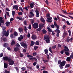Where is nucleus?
Returning <instances> with one entry per match:
<instances>
[{
  "label": "nucleus",
  "mask_w": 73,
  "mask_h": 73,
  "mask_svg": "<svg viewBox=\"0 0 73 73\" xmlns=\"http://www.w3.org/2000/svg\"><path fill=\"white\" fill-rule=\"evenodd\" d=\"M2 33L3 36H5L6 37H8L9 35V30H8L6 32V31H3Z\"/></svg>",
  "instance_id": "obj_1"
},
{
  "label": "nucleus",
  "mask_w": 73,
  "mask_h": 73,
  "mask_svg": "<svg viewBox=\"0 0 73 73\" xmlns=\"http://www.w3.org/2000/svg\"><path fill=\"white\" fill-rule=\"evenodd\" d=\"M44 40L46 41V43H49L50 40V37L48 35H46L44 36Z\"/></svg>",
  "instance_id": "obj_2"
},
{
  "label": "nucleus",
  "mask_w": 73,
  "mask_h": 73,
  "mask_svg": "<svg viewBox=\"0 0 73 73\" xmlns=\"http://www.w3.org/2000/svg\"><path fill=\"white\" fill-rule=\"evenodd\" d=\"M66 64V62H65V61H63L61 62V64L59 65L60 68L61 69H63V68H64V67H63V66H64Z\"/></svg>",
  "instance_id": "obj_3"
},
{
  "label": "nucleus",
  "mask_w": 73,
  "mask_h": 73,
  "mask_svg": "<svg viewBox=\"0 0 73 73\" xmlns=\"http://www.w3.org/2000/svg\"><path fill=\"white\" fill-rule=\"evenodd\" d=\"M33 27L34 29H37L38 28V24L37 23H34L33 25Z\"/></svg>",
  "instance_id": "obj_4"
},
{
  "label": "nucleus",
  "mask_w": 73,
  "mask_h": 73,
  "mask_svg": "<svg viewBox=\"0 0 73 73\" xmlns=\"http://www.w3.org/2000/svg\"><path fill=\"white\" fill-rule=\"evenodd\" d=\"M21 45L22 46H23L24 47V48L26 49V48H27V47H28V45L27 44V43H25L23 42H21L20 43Z\"/></svg>",
  "instance_id": "obj_5"
},
{
  "label": "nucleus",
  "mask_w": 73,
  "mask_h": 73,
  "mask_svg": "<svg viewBox=\"0 0 73 73\" xmlns=\"http://www.w3.org/2000/svg\"><path fill=\"white\" fill-rule=\"evenodd\" d=\"M11 58L9 57H8L7 56H4L3 57V59L4 61H9V60H11L10 59Z\"/></svg>",
  "instance_id": "obj_6"
},
{
  "label": "nucleus",
  "mask_w": 73,
  "mask_h": 73,
  "mask_svg": "<svg viewBox=\"0 0 73 73\" xmlns=\"http://www.w3.org/2000/svg\"><path fill=\"white\" fill-rule=\"evenodd\" d=\"M8 62H9V65H13L14 64V63H15V62L13 61V60H12L10 58V60L8 61Z\"/></svg>",
  "instance_id": "obj_7"
},
{
  "label": "nucleus",
  "mask_w": 73,
  "mask_h": 73,
  "mask_svg": "<svg viewBox=\"0 0 73 73\" xmlns=\"http://www.w3.org/2000/svg\"><path fill=\"white\" fill-rule=\"evenodd\" d=\"M63 47L64 48V50L65 52H69V48H68V47L65 46H64Z\"/></svg>",
  "instance_id": "obj_8"
},
{
  "label": "nucleus",
  "mask_w": 73,
  "mask_h": 73,
  "mask_svg": "<svg viewBox=\"0 0 73 73\" xmlns=\"http://www.w3.org/2000/svg\"><path fill=\"white\" fill-rule=\"evenodd\" d=\"M35 12L36 15V17H39V11L37 9H36Z\"/></svg>",
  "instance_id": "obj_9"
},
{
  "label": "nucleus",
  "mask_w": 73,
  "mask_h": 73,
  "mask_svg": "<svg viewBox=\"0 0 73 73\" xmlns=\"http://www.w3.org/2000/svg\"><path fill=\"white\" fill-rule=\"evenodd\" d=\"M44 25L42 23H40L39 25V28L41 29H42L44 28Z\"/></svg>",
  "instance_id": "obj_10"
},
{
  "label": "nucleus",
  "mask_w": 73,
  "mask_h": 73,
  "mask_svg": "<svg viewBox=\"0 0 73 73\" xmlns=\"http://www.w3.org/2000/svg\"><path fill=\"white\" fill-rule=\"evenodd\" d=\"M34 16V14L32 12H30V15L29 16V17L30 18H32V17Z\"/></svg>",
  "instance_id": "obj_11"
},
{
  "label": "nucleus",
  "mask_w": 73,
  "mask_h": 73,
  "mask_svg": "<svg viewBox=\"0 0 73 73\" xmlns=\"http://www.w3.org/2000/svg\"><path fill=\"white\" fill-rule=\"evenodd\" d=\"M31 38L33 40H36L37 39V36L35 35H32Z\"/></svg>",
  "instance_id": "obj_12"
},
{
  "label": "nucleus",
  "mask_w": 73,
  "mask_h": 73,
  "mask_svg": "<svg viewBox=\"0 0 73 73\" xmlns=\"http://www.w3.org/2000/svg\"><path fill=\"white\" fill-rule=\"evenodd\" d=\"M23 36L22 35H21L20 36V37H19L18 38V40L19 41H21V40H23Z\"/></svg>",
  "instance_id": "obj_13"
},
{
  "label": "nucleus",
  "mask_w": 73,
  "mask_h": 73,
  "mask_svg": "<svg viewBox=\"0 0 73 73\" xmlns=\"http://www.w3.org/2000/svg\"><path fill=\"white\" fill-rule=\"evenodd\" d=\"M13 9H15L17 10V11H18V6L17 5H14L13 6Z\"/></svg>",
  "instance_id": "obj_14"
},
{
  "label": "nucleus",
  "mask_w": 73,
  "mask_h": 73,
  "mask_svg": "<svg viewBox=\"0 0 73 73\" xmlns=\"http://www.w3.org/2000/svg\"><path fill=\"white\" fill-rule=\"evenodd\" d=\"M34 3H32L30 4V7L31 8H33V7H35V5H34Z\"/></svg>",
  "instance_id": "obj_15"
},
{
  "label": "nucleus",
  "mask_w": 73,
  "mask_h": 73,
  "mask_svg": "<svg viewBox=\"0 0 73 73\" xmlns=\"http://www.w3.org/2000/svg\"><path fill=\"white\" fill-rule=\"evenodd\" d=\"M40 20L43 23H45V20H44V18H43L42 17H41V19H40Z\"/></svg>",
  "instance_id": "obj_16"
},
{
  "label": "nucleus",
  "mask_w": 73,
  "mask_h": 73,
  "mask_svg": "<svg viewBox=\"0 0 73 73\" xmlns=\"http://www.w3.org/2000/svg\"><path fill=\"white\" fill-rule=\"evenodd\" d=\"M42 32L43 34H46L47 33V31H46V30L44 29L42 30Z\"/></svg>",
  "instance_id": "obj_17"
},
{
  "label": "nucleus",
  "mask_w": 73,
  "mask_h": 73,
  "mask_svg": "<svg viewBox=\"0 0 73 73\" xmlns=\"http://www.w3.org/2000/svg\"><path fill=\"white\" fill-rule=\"evenodd\" d=\"M14 50L15 52H16L19 50V48L18 47H15L14 48Z\"/></svg>",
  "instance_id": "obj_18"
},
{
  "label": "nucleus",
  "mask_w": 73,
  "mask_h": 73,
  "mask_svg": "<svg viewBox=\"0 0 73 73\" xmlns=\"http://www.w3.org/2000/svg\"><path fill=\"white\" fill-rule=\"evenodd\" d=\"M10 24H11V23H10V22L7 21L5 25L7 27H9V26L10 25Z\"/></svg>",
  "instance_id": "obj_19"
},
{
  "label": "nucleus",
  "mask_w": 73,
  "mask_h": 73,
  "mask_svg": "<svg viewBox=\"0 0 73 73\" xmlns=\"http://www.w3.org/2000/svg\"><path fill=\"white\" fill-rule=\"evenodd\" d=\"M34 44L36 45H39V44H40V42L38 41H37L36 42H34Z\"/></svg>",
  "instance_id": "obj_20"
},
{
  "label": "nucleus",
  "mask_w": 73,
  "mask_h": 73,
  "mask_svg": "<svg viewBox=\"0 0 73 73\" xmlns=\"http://www.w3.org/2000/svg\"><path fill=\"white\" fill-rule=\"evenodd\" d=\"M19 32L20 33H21L22 32H23V28H19Z\"/></svg>",
  "instance_id": "obj_21"
},
{
  "label": "nucleus",
  "mask_w": 73,
  "mask_h": 73,
  "mask_svg": "<svg viewBox=\"0 0 73 73\" xmlns=\"http://www.w3.org/2000/svg\"><path fill=\"white\" fill-rule=\"evenodd\" d=\"M66 60L67 61L70 62L71 61V58L70 57H68L66 59Z\"/></svg>",
  "instance_id": "obj_22"
},
{
  "label": "nucleus",
  "mask_w": 73,
  "mask_h": 73,
  "mask_svg": "<svg viewBox=\"0 0 73 73\" xmlns=\"http://www.w3.org/2000/svg\"><path fill=\"white\" fill-rule=\"evenodd\" d=\"M35 44V42L33 41H31V43L30 45V46H33Z\"/></svg>",
  "instance_id": "obj_23"
},
{
  "label": "nucleus",
  "mask_w": 73,
  "mask_h": 73,
  "mask_svg": "<svg viewBox=\"0 0 73 73\" xmlns=\"http://www.w3.org/2000/svg\"><path fill=\"white\" fill-rule=\"evenodd\" d=\"M8 44L7 43H4L3 44V46L4 47L6 48V47H8Z\"/></svg>",
  "instance_id": "obj_24"
},
{
  "label": "nucleus",
  "mask_w": 73,
  "mask_h": 73,
  "mask_svg": "<svg viewBox=\"0 0 73 73\" xmlns=\"http://www.w3.org/2000/svg\"><path fill=\"white\" fill-rule=\"evenodd\" d=\"M15 44V42L14 40H12L11 42V45L12 46H13V45Z\"/></svg>",
  "instance_id": "obj_25"
},
{
  "label": "nucleus",
  "mask_w": 73,
  "mask_h": 73,
  "mask_svg": "<svg viewBox=\"0 0 73 73\" xmlns=\"http://www.w3.org/2000/svg\"><path fill=\"white\" fill-rule=\"evenodd\" d=\"M13 34L15 36H18V33L16 31L14 32Z\"/></svg>",
  "instance_id": "obj_26"
},
{
  "label": "nucleus",
  "mask_w": 73,
  "mask_h": 73,
  "mask_svg": "<svg viewBox=\"0 0 73 73\" xmlns=\"http://www.w3.org/2000/svg\"><path fill=\"white\" fill-rule=\"evenodd\" d=\"M4 67L5 68H8V65L6 63H4Z\"/></svg>",
  "instance_id": "obj_27"
},
{
  "label": "nucleus",
  "mask_w": 73,
  "mask_h": 73,
  "mask_svg": "<svg viewBox=\"0 0 73 73\" xmlns=\"http://www.w3.org/2000/svg\"><path fill=\"white\" fill-rule=\"evenodd\" d=\"M66 41L67 42H69L70 41V39H69V37H68L66 40Z\"/></svg>",
  "instance_id": "obj_28"
},
{
  "label": "nucleus",
  "mask_w": 73,
  "mask_h": 73,
  "mask_svg": "<svg viewBox=\"0 0 73 73\" xmlns=\"http://www.w3.org/2000/svg\"><path fill=\"white\" fill-rule=\"evenodd\" d=\"M55 32H57V33L60 34V30L58 29H56L55 30Z\"/></svg>",
  "instance_id": "obj_29"
},
{
  "label": "nucleus",
  "mask_w": 73,
  "mask_h": 73,
  "mask_svg": "<svg viewBox=\"0 0 73 73\" xmlns=\"http://www.w3.org/2000/svg\"><path fill=\"white\" fill-rule=\"evenodd\" d=\"M47 29L48 31H49V32H52V29H50V28L48 27Z\"/></svg>",
  "instance_id": "obj_30"
},
{
  "label": "nucleus",
  "mask_w": 73,
  "mask_h": 73,
  "mask_svg": "<svg viewBox=\"0 0 73 73\" xmlns=\"http://www.w3.org/2000/svg\"><path fill=\"white\" fill-rule=\"evenodd\" d=\"M15 69H16V70L17 72V73H19V68H18V67H15Z\"/></svg>",
  "instance_id": "obj_31"
},
{
  "label": "nucleus",
  "mask_w": 73,
  "mask_h": 73,
  "mask_svg": "<svg viewBox=\"0 0 73 73\" xmlns=\"http://www.w3.org/2000/svg\"><path fill=\"white\" fill-rule=\"evenodd\" d=\"M38 48V46H34V49L35 50H36Z\"/></svg>",
  "instance_id": "obj_32"
},
{
  "label": "nucleus",
  "mask_w": 73,
  "mask_h": 73,
  "mask_svg": "<svg viewBox=\"0 0 73 73\" xmlns=\"http://www.w3.org/2000/svg\"><path fill=\"white\" fill-rule=\"evenodd\" d=\"M17 19H18V20H23L22 17H17Z\"/></svg>",
  "instance_id": "obj_33"
},
{
  "label": "nucleus",
  "mask_w": 73,
  "mask_h": 73,
  "mask_svg": "<svg viewBox=\"0 0 73 73\" xmlns=\"http://www.w3.org/2000/svg\"><path fill=\"white\" fill-rule=\"evenodd\" d=\"M49 51L51 53H52V48L51 47H49L48 49Z\"/></svg>",
  "instance_id": "obj_34"
},
{
  "label": "nucleus",
  "mask_w": 73,
  "mask_h": 73,
  "mask_svg": "<svg viewBox=\"0 0 73 73\" xmlns=\"http://www.w3.org/2000/svg\"><path fill=\"white\" fill-rule=\"evenodd\" d=\"M60 16H62V17H65V18H66L67 19H69L68 17H66L65 16L62 15V14H60Z\"/></svg>",
  "instance_id": "obj_35"
},
{
  "label": "nucleus",
  "mask_w": 73,
  "mask_h": 73,
  "mask_svg": "<svg viewBox=\"0 0 73 73\" xmlns=\"http://www.w3.org/2000/svg\"><path fill=\"white\" fill-rule=\"evenodd\" d=\"M12 13L13 16L14 17V16H15V11H12Z\"/></svg>",
  "instance_id": "obj_36"
},
{
  "label": "nucleus",
  "mask_w": 73,
  "mask_h": 73,
  "mask_svg": "<svg viewBox=\"0 0 73 73\" xmlns=\"http://www.w3.org/2000/svg\"><path fill=\"white\" fill-rule=\"evenodd\" d=\"M45 54H47L48 53V49H46L44 50Z\"/></svg>",
  "instance_id": "obj_37"
},
{
  "label": "nucleus",
  "mask_w": 73,
  "mask_h": 73,
  "mask_svg": "<svg viewBox=\"0 0 73 73\" xmlns=\"http://www.w3.org/2000/svg\"><path fill=\"white\" fill-rule=\"evenodd\" d=\"M70 66V64H66L65 66V68H68V67H69Z\"/></svg>",
  "instance_id": "obj_38"
},
{
  "label": "nucleus",
  "mask_w": 73,
  "mask_h": 73,
  "mask_svg": "<svg viewBox=\"0 0 73 73\" xmlns=\"http://www.w3.org/2000/svg\"><path fill=\"white\" fill-rule=\"evenodd\" d=\"M24 30L25 31H27V27L26 26H24Z\"/></svg>",
  "instance_id": "obj_39"
},
{
  "label": "nucleus",
  "mask_w": 73,
  "mask_h": 73,
  "mask_svg": "<svg viewBox=\"0 0 73 73\" xmlns=\"http://www.w3.org/2000/svg\"><path fill=\"white\" fill-rule=\"evenodd\" d=\"M14 34H12L11 35L10 37H11V38H14Z\"/></svg>",
  "instance_id": "obj_40"
},
{
  "label": "nucleus",
  "mask_w": 73,
  "mask_h": 73,
  "mask_svg": "<svg viewBox=\"0 0 73 73\" xmlns=\"http://www.w3.org/2000/svg\"><path fill=\"white\" fill-rule=\"evenodd\" d=\"M32 24H33L34 23V20L33 19H31Z\"/></svg>",
  "instance_id": "obj_41"
},
{
  "label": "nucleus",
  "mask_w": 73,
  "mask_h": 73,
  "mask_svg": "<svg viewBox=\"0 0 73 73\" xmlns=\"http://www.w3.org/2000/svg\"><path fill=\"white\" fill-rule=\"evenodd\" d=\"M33 56H36V55H37V53L36 52H33Z\"/></svg>",
  "instance_id": "obj_42"
},
{
  "label": "nucleus",
  "mask_w": 73,
  "mask_h": 73,
  "mask_svg": "<svg viewBox=\"0 0 73 73\" xmlns=\"http://www.w3.org/2000/svg\"><path fill=\"white\" fill-rule=\"evenodd\" d=\"M16 46L17 47H19V48H20V45H19V44L18 43H17L16 45Z\"/></svg>",
  "instance_id": "obj_43"
},
{
  "label": "nucleus",
  "mask_w": 73,
  "mask_h": 73,
  "mask_svg": "<svg viewBox=\"0 0 73 73\" xmlns=\"http://www.w3.org/2000/svg\"><path fill=\"white\" fill-rule=\"evenodd\" d=\"M23 23L25 25H27V21H25L24 22H23Z\"/></svg>",
  "instance_id": "obj_44"
},
{
  "label": "nucleus",
  "mask_w": 73,
  "mask_h": 73,
  "mask_svg": "<svg viewBox=\"0 0 73 73\" xmlns=\"http://www.w3.org/2000/svg\"><path fill=\"white\" fill-rule=\"evenodd\" d=\"M56 46H56V45L53 46L52 47V49H56Z\"/></svg>",
  "instance_id": "obj_45"
},
{
  "label": "nucleus",
  "mask_w": 73,
  "mask_h": 73,
  "mask_svg": "<svg viewBox=\"0 0 73 73\" xmlns=\"http://www.w3.org/2000/svg\"><path fill=\"white\" fill-rule=\"evenodd\" d=\"M18 15H19V16H21V15H23V13H22L21 12H19L18 13Z\"/></svg>",
  "instance_id": "obj_46"
},
{
  "label": "nucleus",
  "mask_w": 73,
  "mask_h": 73,
  "mask_svg": "<svg viewBox=\"0 0 73 73\" xmlns=\"http://www.w3.org/2000/svg\"><path fill=\"white\" fill-rule=\"evenodd\" d=\"M34 59L35 60V61L36 62H37V59L36 57L33 58V59Z\"/></svg>",
  "instance_id": "obj_47"
},
{
  "label": "nucleus",
  "mask_w": 73,
  "mask_h": 73,
  "mask_svg": "<svg viewBox=\"0 0 73 73\" xmlns=\"http://www.w3.org/2000/svg\"><path fill=\"white\" fill-rule=\"evenodd\" d=\"M47 19L48 20H51L52 19V18L51 17H48L47 18Z\"/></svg>",
  "instance_id": "obj_48"
},
{
  "label": "nucleus",
  "mask_w": 73,
  "mask_h": 73,
  "mask_svg": "<svg viewBox=\"0 0 73 73\" xmlns=\"http://www.w3.org/2000/svg\"><path fill=\"white\" fill-rule=\"evenodd\" d=\"M65 53L66 56H68V55L69 54V52H66Z\"/></svg>",
  "instance_id": "obj_49"
},
{
  "label": "nucleus",
  "mask_w": 73,
  "mask_h": 73,
  "mask_svg": "<svg viewBox=\"0 0 73 73\" xmlns=\"http://www.w3.org/2000/svg\"><path fill=\"white\" fill-rule=\"evenodd\" d=\"M21 69L22 70H26V68H25V67H22L21 68Z\"/></svg>",
  "instance_id": "obj_50"
},
{
  "label": "nucleus",
  "mask_w": 73,
  "mask_h": 73,
  "mask_svg": "<svg viewBox=\"0 0 73 73\" xmlns=\"http://www.w3.org/2000/svg\"><path fill=\"white\" fill-rule=\"evenodd\" d=\"M28 57H31V58H33V56L32 55H28L27 56Z\"/></svg>",
  "instance_id": "obj_51"
},
{
  "label": "nucleus",
  "mask_w": 73,
  "mask_h": 73,
  "mask_svg": "<svg viewBox=\"0 0 73 73\" xmlns=\"http://www.w3.org/2000/svg\"><path fill=\"white\" fill-rule=\"evenodd\" d=\"M0 22L2 23V24H4V21L3 20H2L0 21Z\"/></svg>",
  "instance_id": "obj_52"
},
{
  "label": "nucleus",
  "mask_w": 73,
  "mask_h": 73,
  "mask_svg": "<svg viewBox=\"0 0 73 73\" xmlns=\"http://www.w3.org/2000/svg\"><path fill=\"white\" fill-rule=\"evenodd\" d=\"M31 28H32V26L31 25H29V29H31Z\"/></svg>",
  "instance_id": "obj_53"
},
{
  "label": "nucleus",
  "mask_w": 73,
  "mask_h": 73,
  "mask_svg": "<svg viewBox=\"0 0 73 73\" xmlns=\"http://www.w3.org/2000/svg\"><path fill=\"white\" fill-rule=\"evenodd\" d=\"M68 32L70 36V35H71V31H70V30H69L68 31Z\"/></svg>",
  "instance_id": "obj_54"
},
{
  "label": "nucleus",
  "mask_w": 73,
  "mask_h": 73,
  "mask_svg": "<svg viewBox=\"0 0 73 73\" xmlns=\"http://www.w3.org/2000/svg\"><path fill=\"white\" fill-rule=\"evenodd\" d=\"M54 25L55 27H56L57 26V24L56 21H54Z\"/></svg>",
  "instance_id": "obj_55"
},
{
  "label": "nucleus",
  "mask_w": 73,
  "mask_h": 73,
  "mask_svg": "<svg viewBox=\"0 0 73 73\" xmlns=\"http://www.w3.org/2000/svg\"><path fill=\"white\" fill-rule=\"evenodd\" d=\"M3 53H1L0 54V57H3Z\"/></svg>",
  "instance_id": "obj_56"
},
{
  "label": "nucleus",
  "mask_w": 73,
  "mask_h": 73,
  "mask_svg": "<svg viewBox=\"0 0 73 73\" xmlns=\"http://www.w3.org/2000/svg\"><path fill=\"white\" fill-rule=\"evenodd\" d=\"M27 37L28 38H29V37H30V34L29 33H28Z\"/></svg>",
  "instance_id": "obj_57"
},
{
  "label": "nucleus",
  "mask_w": 73,
  "mask_h": 73,
  "mask_svg": "<svg viewBox=\"0 0 73 73\" xmlns=\"http://www.w3.org/2000/svg\"><path fill=\"white\" fill-rule=\"evenodd\" d=\"M61 60H58V64H61Z\"/></svg>",
  "instance_id": "obj_58"
},
{
  "label": "nucleus",
  "mask_w": 73,
  "mask_h": 73,
  "mask_svg": "<svg viewBox=\"0 0 73 73\" xmlns=\"http://www.w3.org/2000/svg\"><path fill=\"white\" fill-rule=\"evenodd\" d=\"M36 64H37V62H35L33 64V66H36Z\"/></svg>",
  "instance_id": "obj_59"
},
{
  "label": "nucleus",
  "mask_w": 73,
  "mask_h": 73,
  "mask_svg": "<svg viewBox=\"0 0 73 73\" xmlns=\"http://www.w3.org/2000/svg\"><path fill=\"white\" fill-rule=\"evenodd\" d=\"M46 16L47 17H49L50 16V14L49 13H48L47 14H46Z\"/></svg>",
  "instance_id": "obj_60"
},
{
  "label": "nucleus",
  "mask_w": 73,
  "mask_h": 73,
  "mask_svg": "<svg viewBox=\"0 0 73 73\" xmlns=\"http://www.w3.org/2000/svg\"><path fill=\"white\" fill-rule=\"evenodd\" d=\"M43 62H44V63H45V62H48V60H43Z\"/></svg>",
  "instance_id": "obj_61"
},
{
  "label": "nucleus",
  "mask_w": 73,
  "mask_h": 73,
  "mask_svg": "<svg viewBox=\"0 0 73 73\" xmlns=\"http://www.w3.org/2000/svg\"><path fill=\"white\" fill-rule=\"evenodd\" d=\"M3 40L4 41H7V38H4L3 39Z\"/></svg>",
  "instance_id": "obj_62"
},
{
  "label": "nucleus",
  "mask_w": 73,
  "mask_h": 73,
  "mask_svg": "<svg viewBox=\"0 0 73 73\" xmlns=\"http://www.w3.org/2000/svg\"><path fill=\"white\" fill-rule=\"evenodd\" d=\"M5 73H9V71H8L7 70H5Z\"/></svg>",
  "instance_id": "obj_63"
},
{
  "label": "nucleus",
  "mask_w": 73,
  "mask_h": 73,
  "mask_svg": "<svg viewBox=\"0 0 73 73\" xmlns=\"http://www.w3.org/2000/svg\"><path fill=\"white\" fill-rule=\"evenodd\" d=\"M43 73H48V71L44 70L43 71Z\"/></svg>",
  "instance_id": "obj_64"
}]
</instances>
